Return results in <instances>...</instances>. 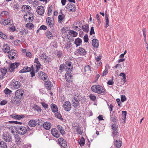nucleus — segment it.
<instances>
[{"label":"nucleus","mask_w":148,"mask_h":148,"mask_svg":"<svg viewBox=\"0 0 148 148\" xmlns=\"http://www.w3.org/2000/svg\"><path fill=\"white\" fill-rule=\"evenodd\" d=\"M92 91L98 94L105 93L106 92V89L102 86L99 85H93L91 87Z\"/></svg>","instance_id":"obj_1"},{"label":"nucleus","mask_w":148,"mask_h":148,"mask_svg":"<svg viewBox=\"0 0 148 148\" xmlns=\"http://www.w3.org/2000/svg\"><path fill=\"white\" fill-rule=\"evenodd\" d=\"M16 130H17L18 133L21 135H24L29 131L31 130V129L28 126L26 127L21 126H17Z\"/></svg>","instance_id":"obj_2"},{"label":"nucleus","mask_w":148,"mask_h":148,"mask_svg":"<svg viewBox=\"0 0 148 148\" xmlns=\"http://www.w3.org/2000/svg\"><path fill=\"white\" fill-rule=\"evenodd\" d=\"M23 99L15 96L12 97L11 99V103L14 105H20Z\"/></svg>","instance_id":"obj_3"},{"label":"nucleus","mask_w":148,"mask_h":148,"mask_svg":"<svg viewBox=\"0 0 148 148\" xmlns=\"http://www.w3.org/2000/svg\"><path fill=\"white\" fill-rule=\"evenodd\" d=\"M2 138L4 141L7 142H10L12 140L10 134L8 132L4 133Z\"/></svg>","instance_id":"obj_4"},{"label":"nucleus","mask_w":148,"mask_h":148,"mask_svg":"<svg viewBox=\"0 0 148 148\" xmlns=\"http://www.w3.org/2000/svg\"><path fill=\"white\" fill-rule=\"evenodd\" d=\"M38 75L44 81L48 80V78L47 75L43 72L40 71L38 73Z\"/></svg>","instance_id":"obj_5"},{"label":"nucleus","mask_w":148,"mask_h":148,"mask_svg":"<svg viewBox=\"0 0 148 148\" xmlns=\"http://www.w3.org/2000/svg\"><path fill=\"white\" fill-rule=\"evenodd\" d=\"M66 8L71 12H74L76 10L75 6L73 3H69L67 5Z\"/></svg>","instance_id":"obj_6"},{"label":"nucleus","mask_w":148,"mask_h":148,"mask_svg":"<svg viewBox=\"0 0 148 148\" xmlns=\"http://www.w3.org/2000/svg\"><path fill=\"white\" fill-rule=\"evenodd\" d=\"M58 141L59 144L61 146L64 148H65L66 147L67 145L66 142L62 138H60L58 139Z\"/></svg>","instance_id":"obj_7"},{"label":"nucleus","mask_w":148,"mask_h":148,"mask_svg":"<svg viewBox=\"0 0 148 148\" xmlns=\"http://www.w3.org/2000/svg\"><path fill=\"white\" fill-rule=\"evenodd\" d=\"M82 100L79 96H77V97H74L73 100V106L74 107H77L79 104V101Z\"/></svg>","instance_id":"obj_8"},{"label":"nucleus","mask_w":148,"mask_h":148,"mask_svg":"<svg viewBox=\"0 0 148 148\" xmlns=\"http://www.w3.org/2000/svg\"><path fill=\"white\" fill-rule=\"evenodd\" d=\"M51 132L52 135L56 138H58L60 136L59 132L57 129H52L51 130Z\"/></svg>","instance_id":"obj_9"},{"label":"nucleus","mask_w":148,"mask_h":148,"mask_svg":"<svg viewBox=\"0 0 148 148\" xmlns=\"http://www.w3.org/2000/svg\"><path fill=\"white\" fill-rule=\"evenodd\" d=\"M23 91L21 89H18L15 93V96L23 99Z\"/></svg>","instance_id":"obj_10"},{"label":"nucleus","mask_w":148,"mask_h":148,"mask_svg":"<svg viewBox=\"0 0 148 148\" xmlns=\"http://www.w3.org/2000/svg\"><path fill=\"white\" fill-rule=\"evenodd\" d=\"M71 105L69 101L65 102L63 104L64 109L66 111H69L71 109Z\"/></svg>","instance_id":"obj_11"},{"label":"nucleus","mask_w":148,"mask_h":148,"mask_svg":"<svg viewBox=\"0 0 148 148\" xmlns=\"http://www.w3.org/2000/svg\"><path fill=\"white\" fill-rule=\"evenodd\" d=\"M9 54L8 55L9 58L12 60L14 58V56L16 55V51L14 50H11L9 52Z\"/></svg>","instance_id":"obj_12"},{"label":"nucleus","mask_w":148,"mask_h":148,"mask_svg":"<svg viewBox=\"0 0 148 148\" xmlns=\"http://www.w3.org/2000/svg\"><path fill=\"white\" fill-rule=\"evenodd\" d=\"M36 11L38 14L40 15H42L44 14V10L43 6L42 5L38 6L37 8Z\"/></svg>","instance_id":"obj_13"},{"label":"nucleus","mask_w":148,"mask_h":148,"mask_svg":"<svg viewBox=\"0 0 148 148\" xmlns=\"http://www.w3.org/2000/svg\"><path fill=\"white\" fill-rule=\"evenodd\" d=\"M19 65V64L18 63L11 64L9 67V70L11 72L13 71L14 69L17 68Z\"/></svg>","instance_id":"obj_14"},{"label":"nucleus","mask_w":148,"mask_h":148,"mask_svg":"<svg viewBox=\"0 0 148 148\" xmlns=\"http://www.w3.org/2000/svg\"><path fill=\"white\" fill-rule=\"evenodd\" d=\"M12 84L13 88L15 89L19 88L21 86V84L20 82L16 81H13L12 82Z\"/></svg>","instance_id":"obj_15"},{"label":"nucleus","mask_w":148,"mask_h":148,"mask_svg":"<svg viewBox=\"0 0 148 148\" xmlns=\"http://www.w3.org/2000/svg\"><path fill=\"white\" fill-rule=\"evenodd\" d=\"M99 41L96 39H94L92 40V45L93 47L95 48H97L99 45Z\"/></svg>","instance_id":"obj_16"},{"label":"nucleus","mask_w":148,"mask_h":148,"mask_svg":"<svg viewBox=\"0 0 148 148\" xmlns=\"http://www.w3.org/2000/svg\"><path fill=\"white\" fill-rule=\"evenodd\" d=\"M45 82V88L48 90H51L53 86V84H51V82L48 81V80L46 81Z\"/></svg>","instance_id":"obj_17"},{"label":"nucleus","mask_w":148,"mask_h":148,"mask_svg":"<svg viewBox=\"0 0 148 148\" xmlns=\"http://www.w3.org/2000/svg\"><path fill=\"white\" fill-rule=\"evenodd\" d=\"M37 124V121L34 120L32 119L30 120L28 122L29 125L31 127H34Z\"/></svg>","instance_id":"obj_18"},{"label":"nucleus","mask_w":148,"mask_h":148,"mask_svg":"<svg viewBox=\"0 0 148 148\" xmlns=\"http://www.w3.org/2000/svg\"><path fill=\"white\" fill-rule=\"evenodd\" d=\"M10 47L8 44H5L4 45L3 50L4 52L6 53H9L10 51Z\"/></svg>","instance_id":"obj_19"},{"label":"nucleus","mask_w":148,"mask_h":148,"mask_svg":"<svg viewBox=\"0 0 148 148\" xmlns=\"http://www.w3.org/2000/svg\"><path fill=\"white\" fill-rule=\"evenodd\" d=\"M46 21L47 24L50 27L53 26L54 23L51 18L48 17L46 19Z\"/></svg>","instance_id":"obj_20"},{"label":"nucleus","mask_w":148,"mask_h":148,"mask_svg":"<svg viewBox=\"0 0 148 148\" xmlns=\"http://www.w3.org/2000/svg\"><path fill=\"white\" fill-rule=\"evenodd\" d=\"M110 119L111 121L114 122V123H116L117 120L116 115L115 114H113L112 113L110 114Z\"/></svg>","instance_id":"obj_21"},{"label":"nucleus","mask_w":148,"mask_h":148,"mask_svg":"<svg viewBox=\"0 0 148 148\" xmlns=\"http://www.w3.org/2000/svg\"><path fill=\"white\" fill-rule=\"evenodd\" d=\"M65 78L67 81L70 82L72 79V77L69 73H66L65 74Z\"/></svg>","instance_id":"obj_22"},{"label":"nucleus","mask_w":148,"mask_h":148,"mask_svg":"<svg viewBox=\"0 0 148 148\" xmlns=\"http://www.w3.org/2000/svg\"><path fill=\"white\" fill-rule=\"evenodd\" d=\"M51 127V124L49 122H46L43 124V127L46 130H49Z\"/></svg>","instance_id":"obj_23"},{"label":"nucleus","mask_w":148,"mask_h":148,"mask_svg":"<svg viewBox=\"0 0 148 148\" xmlns=\"http://www.w3.org/2000/svg\"><path fill=\"white\" fill-rule=\"evenodd\" d=\"M122 144V142L120 140H116L114 143L116 147L117 148L121 147Z\"/></svg>","instance_id":"obj_24"},{"label":"nucleus","mask_w":148,"mask_h":148,"mask_svg":"<svg viewBox=\"0 0 148 148\" xmlns=\"http://www.w3.org/2000/svg\"><path fill=\"white\" fill-rule=\"evenodd\" d=\"M51 107L53 112H55L58 111V109L56 105L52 103L51 105Z\"/></svg>","instance_id":"obj_25"},{"label":"nucleus","mask_w":148,"mask_h":148,"mask_svg":"<svg viewBox=\"0 0 148 148\" xmlns=\"http://www.w3.org/2000/svg\"><path fill=\"white\" fill-rule=\"evenodd\" d=\"M83 30L86 32H88L89 31V26L88 24H86L82 27Z\"/></svg>","instance_id":"obj_26"},{"label":"nucleus","mask_w":148,"mask_h":148,"mask_svg":"<svg viewBox=\"0 0 148 148\" xmlns=\"http://www.w3.org/2000/svg\"><path fill=\"white\" fill-rule=\"evenodd\" d=\"M27 16L33 18V15L32 14L28 12H27L25 14L24 16V18L26 20H27Z\"/></svg>","instance_id":"obj_27"},{"label":"nucleus","mask_w":148,"mask_h":148,"mask_svg":"<svg viewBox=\"0 0 148 148\" xmlns=\"http://www.w3.org/2000/svg\"><path fill=\"white\" fill-rule=\"evenodd\" d=\"M85 50L82 47H79L78 49V52L80 55H84L86 53Z\"/></svg>","instance_id":"obj_28"},{"label":"nucleus","mask_w":148,"mask_h":148,"mask_svg":"<svg viewBox=\"0 0 148 148\" xmlns=\"http://www.w3.org/2000/svg\"><path fill=\"white\" fill-rule=\"evenodd\" d=\"M15 137L16 141V143L18 144H20L21 143V137L19 136L17 134H16V135H15Z\"/></svg>","instance_id":"obj_29"},{"label":"nucleus","mask_w":148,"mask_h":148,"mask_svg":"<svg viewBox=\"0 0 148 148\" xmlns=\"http://www.w3.org/2000/svg\"><path fill=\"white\" fill-rule=\"evenodd\" d=\"M24 116L23 115H13L12 117L18 120H20L23 118Z\"/></svg>","instance_id":"obj_30"},{"label":"nucleus","mask_w":148,"mask_h":148,"mask_svg":"<svg viewBox=\"0 0 148 148\" xmlns=\"http://www.w3.org/2000/svg\"><path fill=\"white\" fill-rule=\"evenodd\" d=\"M82 42V40L80 38H78L75 40L74 42L77 46H78L80 45Z\"/></svg>","instance_id":"obj_31"},{"label":"nucleus","mask_w":148,"mask_h":148,"mask_svg":"<svg viewBox=\"0 0 148 148\" xmlns=\"http://www.w3.org/2000/svg\"><path fill=\"white\" fill-rule=\"evenodd\" d=\"M0 148H7L6 143L2 141H0Z\"/></svg>","instance_id":"obj_32"},{"label":"nucleus","mask_w":148,"mask_h":148,"mask_svg":"<svg viewBox=\"0 0 148 148\" xmlns=\"http://www.w3.org/2000/svg\"><path fill=\"white\" fill-rule=\"evenodd\" d=\"M47 37L49 39H51L53 37V35L51 32L49 31H47L46 33Z\"/></svg>","instance_id":"obj_33"},{"label":"nucleus","mask_w":148,"mask_h":148,"mask_svg":"<svg viewBox=\"0 0 148 148\" xmlns=\"http://www.w3.org/2000/svg\"><path fill=\"white\" fill-rule=\"evenodd\" d=\"M20 33L21 35L25 36L28 33V31L27 30H26L24 28H23L21 29V31H20Z\"/></svg>","instance_id":"obj_34"},{"label":"nucleus","mask_w":148,"mask_h":148,"mask_svg":"<svg viewBox=\"0 0 148 148\" xmlns=\"http://www.w3.org/2000/svg\"><path fill=\"white\" fill-rule=\"evenodd\" d=\"M29 8H31V7L30 6L27 5H23L22 7V11L23 12H25V10H27L29 9Z\"/></svg>","instance_id":"obj_35"},{"label":"nucleus","mask_w":148,"mask_h":148,"mask_svg":"<svg viewBox=\"0 0 148 148\" xmlns=\"http://www.w3.org/2000/svg\"><path fill=\"white\" fill-rule=\"evenodd\" d=\"M33 108L34 110L37 111L38 112H41V111L40 108L36 105H34L33 107Z\"/></svg>","instance_id":"obj_36"},{"label":"nucleus","mask_w":148,"mask_h":148,"mask_svg":"<svg viewBox=\"0 0 148 148\" xmlns=\"http://www.w3.org/2000/svg\"><path fill=\"white\" fill-rule=\"evenodd\" d=\"M105 18L106 19V25L105 27L107 28L109 25V19L108 17V16L107 15L106 13V15Z\"/></svg>","instance_id":"obj_37"},{"label":"nucleus","mask_w":148,"mask_h":148,"mask_svg":"<svg viewBox=\"0 0 148 148\" xmlns=\"http://www.w3.org/2000/svg\"><path fill=\"white\" fill-rule=\"evenodd\" d=\"M34 26V25L32 23H28L25 25V27L30 29H32Z\"/></svg>","instance_id":"obj_38"},{"label":"nucleus","mask_w":148,"mask_h":148,"mask_svg":"<svg viewBox=\"0 0 148 148\" xmlns=\"http://www.w3.org/2000/svg\"><path fill=\"white\" fill-rule=\"evenodd\" d=\"M127 114V112L126 111H123L122 112L121 114L122 119V120L124 121L125 120L126 116Z\"/></svg>","instance_id":"obj_39"},{"label":"nucleus","mask_w":148,"mask_h":148,"mask_svg":"<svg viewBox=\"0 0 148 148\" xmlns=\"http://www.w3.org/2000/svg\"><path fill=\"white\" fill-rule=\"evenodd\" d=\"M10 22V18H8L5 20L3 22V24L5 25H6L8 24Z\"/></svg>","instance_id":"obj_40"},{"label":"nucleus","mask_w":148,"mask_h":148,"mask_svg":"<svg viewBox=\"0 0 148 148\" xmlns=\"http://www.w3.org/2000/svg\"><path fill=\"white\" fill-rule=\"evenodd\" d=\"M39 56L43 60L44 59L45 60H47L46 54L45 53H40L39 55Z\"/></svg>","instance_id":"obj_41"},{"label":"nucleus","mask_w":148,"mask_h":148,"mask_svg":"<svg viewBox=\"0 0 148 148\" xmlns=\"http://www.w3.org/2000/svg\"><path fill=\"white\" fill-rule=\"evenodd\" d=\"M55 116L61 120H63L61 115L58 112H56L55 114Z\"/></svg>","instance_id":"obj_42"},{"label":"nucleus","mask_w":148,"mask_h":148,"mask_svg":"<svg viewBox=\"0 0 148 148\" xmlns=\"http://www.w3.org/2000/svg\"><path fill=\"white\" fill-rule=\"evenodd\" d=\"M34 62L37 65L36 66H37V68H40L41 64L38 61V58H36L35 59Z\"/></svg>","instance_id":"obj_43"},{"label":"nucleus","mask_w":148,"mask_h":148,"mask_svg":"<svg viewBox=\"0 0 148 148\" xmlns=\"http://www.w3.org/2000/svg\"><path fill=\"white\" fill-rule=\"evenodd\" d=\"M90 69V67L89 65L86 66H85L84 67V70L85 72L88 71L89 72H90L91 71Z\"/></svg>","instance_id":"obj_44"},{"label":"nucleus","mask_w":148,"mask_h":148,"mask_svg":"<svg viewBox=\"0 0 148 148\" xmlns=\"http://www.w3.org/2000/svg\"><path fill=\"white\" fill-rule=\"evenodd\" d=\"M79 144L81 146H83L84 145L85 143V140L83 138H82L80 141L79 142Z\"/></svg>","instance_id":"obj_45"},{"label":"nucleus","mask_w":148,"mask_h":148,"mask_svg":"<svg viewBox=\"0 0 148 148\" xmlns=\"http://www.w3.org/2000/svg\"><path fill=\"white\" fill-rule=\"evenodd\" d=\"M120 76H122L123 77V78L122 79V80H123V81H124V82H125V79H126V75L125 73H121L120 75Z\"/></svg>","instance_id":"obj_46"},{"label":"nucleus","mask_w":148,"mask_h":148,"mask_svg":"<svg viewBox=\"0 0 148 148\" xmlns=\"http://www.w3.org/2000/svg\"><path fill=\"white\" fill-rule=\"evenodd\" d=\"M76 131L77 132V133L79 134H82V132L81 130V127L79 125H78L77 127Z\"/></svg>","instance_id":"obj_47"},{"label":"nucleus","mask_w":148,"mask_h":148,"mask_svg":"<svg viewBox=\"0 0 148 148\" xmlns=\"http://www.w3.org/2000/svg\"><path fill=\"white\" fill-rule=\"evenodd\" d=\"M71 43L70 42H67L65 44V48H66L67 50H68V49H69V48L71 46Z\"/></svg>","instance_id":"obj_48"},{"label":"nucleus","mask_w":148,"mask_h":148,"mask_svg":"<svg viewBox=\"0 0 148 148\" xmlns=\"http://www.w3.org/2000/svg\"><path fill=\"white\" fill-rule=\"evenodd\" d=\"M4 92L5 93V94L8 95L10 94L11 93V92H12V91L9 89L8 88H6L4 90Z\"/></svg>","instance_id":"obj_49"},{"label":"nucleus","mask_w":148,"mask_h":148,"mask_svg":"<svg viewBox=\"0 0 148 148\" xmlns=\"http://www.w3.org/2000/svg\"><path fill=\"white\" fill-rule=\"evenodd\" d=\"M1 72L2 73V76H4L6 74L7 72V69L5 68L4 69H1Z\"/></svg>","instance_id":"obj_50"},{"label":"nucleus","mask_w":148,"mask_h":148,"mask_svg":"<svg viewBox=\"0 0 148 148\" xmlns=\"http://www.w3.org/2000/svg\"><path fill=\"white\" fill-rule=\"evenodd\" d=\"M25 69H26V72H29L30 71H31V70H33V69H34V67L32 66L31 67V68H30L29 67H28V66H25Z\"/></svg>","instance_id":"obj_51"},{"label":"nucleus","mask_w":148,"mask_h":148,"mask_svg":"<svg viewBox=\"0 0 148 148\" xmlns=\"http://www.w3.org/2000/svg\"><path fill=\"white\" fill-rule=\"evenodd\" d=\"M72 63L71 62H69L68 63H66L65 64L66 65H65L66 69H67L68 67L69 68L73 67L72 66Z\"/></svg>","instance_id":"obj_52"},{"label":"nucleus","mask_w":148,"mask_h":148,"mask_svg":"<svg viewBox=\"0 0 148 148\" xmlns=\"http://www.w3.org/2000/svg\"><path fill=\"white\" fill-rule=\"evenodd\" d=\"M70 34L73 35L74 37H75L77 34V33L76 32L74 31L73 30H71L69 31Z\"/></svg>","instance_id":"obj_53"},{"label":"nucleus","mask_w":148,"mask_h":148,"mask_svg":"<svg viewBox=\"0 0 148 148\" xmlns=\"http://www.w3.org/2000/svg\"><path fill=\"white\" fill-rule=\"evenodd\" d=\"M65 65H66L64 64H61L60 66V70H62L63 69H66Z\"/></svg>","instance_id":"obj_54"},{"label":"nucleus","mask_w":148,"mask_h":148,"mask_svg":"<svg viewBox=\"0 0 148 148\" xmlns=\"http://www.w3.org/2000/svg\"><path fill=\"white\" fill-rule=\"evenodd\" d=\"M89 97L91 100L92 101H95L96 99V97L93 94H91L90 95Z\"/></svg>","instance_id":"obj_55"},{"label":"nucleus","mask_w":148,"mask_h":148,"mask_svg":"<svg viewBox=\"0 0 148 148\" xmlns=\"http://www.w3.org/2000/svg\"><path fill=\"white\" fill-rule=\"evenodd\" d=\"M57 55L58 57H60L63 55L62 52L61 51H58L57 52Z\"/></svg>","instance_id":"obj_56"},{"label":"nucleus","mask_w":148,"mask_h":148,"mask_svg":"<svg viewBox=\"0 0 148 148\" xmlns=\"http://www.w3.org/2000/svg\"><path fill=\"white\" fill-rule=\"evenodd\" d=\"M88 36L87 34H86L84 37V41L85 42H88Z\"/></svg>","instance_id":"obj_57"},{"label":"nucleus","mask_w":148,"mask_h":148,"mask_svg":"<svg viewBox=\"0 0 148 148\" xmlns=\"http://www.w3.org/2000/svg\"><path fill=\"white\" fill-rule=\"evenodd\" d=\"M126 100V98L125 95H122L121 97V100L122 102H124Z\"/></svg>","instance_id":"obj_58"},{"label":"nucleus","mask_w":148,"mask_h":148,"mask_svg":"<svg viewBox=\"0 0 148 148\" xmlns=\"http://www.w3.org/2000/svg\"><path fill=\"white\" fill-rule=\"evenodd\" d=\"M108 73V71L106 69H105L104 71L103 72L102 74V76L103 77L106 75Z\"/></svg>","instance_id":"obj_59"},{"label":"nucleus","mask_w":148,"mask_h":148,"mask_svg":"<svg viewBox=\"0 0 148 148\" xmlns=\"http://www.w3.org/2000/svg\"><path fill=\"white\" fill-rule=\"evenodd\" d=\"M95 34V32L94 29V27H91L90 29V35H91L92 34Z\"/></svg>","instance_id":"obj_60"},{"label":"nucleus","mask_w":148,"mask_h":148,"mask_svg":"<svg viewBox=\"0 0 148 148\" xmlns=\"http://www.w3.org/2000/svg\"><path fill=\"white\" fill-rule=\"evenodd\" d=\"M47 29V26L44 25H41L39 28L40 30L43 29L44 30H46Z\"/></svg>","instance_id":"obj_61"},{"label":"nucleus","mask_w":148,"mask_h":148,"mask_svg":"<svg viewBox=\"0 0 148 148\" xmlns=\"http://www.w3.org/2000/svg\"><path fill=\"white\" fill-rule=\"evenodd\" d=\"M52 6H50L48 12V14H49V15L51 14L52 12Z\"/></svg>","instance_id":"obj_62"},{"label":"nucleus","mask_w":148,"mask_h":148,"mask_svg":"<svg viewBox=\"0 0 148 148\" xmlns=\"http://www.w3.org/2000/svg\"><path fill=\"white\" fill-rule=\"evenodd\" d=\"M58 22L59 23H61V21L63 19L62 16V15H59L58 16Z\"/></svg>","instance_id":"obj_63"},{"label":"nucleus","mask_w":148,"mask_h":148,"mask_svg":"<svg viewBox=\"0 0 148 148\" xmlns=\"http://www.w3.org/2000/svg\"><path fill=\"white\" fill-rule=\"evenodd\" d=\"M41 104L43 107L45 109L47 108H48V105L44 102H42Z\"/></svg>","instance_id":"obj_64"}]
</instances>
